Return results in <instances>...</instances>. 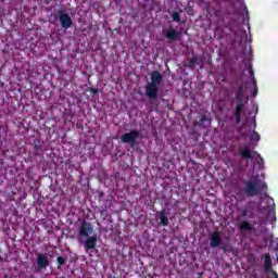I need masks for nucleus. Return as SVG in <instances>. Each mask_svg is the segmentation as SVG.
<instances>
[{"instance_id": "393cba45", "label": "nucleus", "mask_w": 278, "mask_h": 278, "mask_svg": "<svg viewBox=\"0 0 278 278\" xmlns=\"http://www.w3.org/2000/svg\"><path fill=\"white\" fill-rule=\"evenodd\" d=\"M236 42H238V40L232 39V40L230 41L231 47H235Z\"/></svg>"}, {"instance_id": "f3484780", "label": "nucleus", "mask_w": 278, "mask_h": 278, "mask_svg": "<svg viewBox=\"0 0 278 278\" xmlns=\"http://www.w3.org/2000/svg\"><path fill=\"white\" fill-rule=\"evenodd\" d=\"M64 264H66V257L64 256H58L56 258V266L58 268H62V266H64Z\"/></svg>"}, {"instance_id": "1a4fd4ad", "label": "nucleus", "mask_w": 278, "mask_h": 278, "mask_svg": "<svg viewBox=\"0 0 278 278\" xmlns=\"http://www.w3.org/2000/svg\"><path fill=\"white\" fill-rule=\"evenodd\" d=\"M49 266V258L47 257L46 254H39L37 256V268L39 270H42Z\"/></svg>"}, {"instance_id": "a878e982", "label": "nucleus", "mask_w": 278, "mask_h": 278, "mask_svg": "<svg viewBox=\"0 0 278 278\" xmlns=\"http://www.w3.org/2000/svg\"><path fill=\"white\" fill-rule=\"evenodd\" d=\"M271 275L274 276V278H278V274H277V271L271 270Z\"/></svg>"}, {"instance_id": "b1692460", "label": "nucleus", "mask_w": 278, "mask_h": 278, "mask_svg": "<svg viewBox=\"0 0 278 278\" xmlns=\"http://www.w3.org/2000/svg\"><path fill=\"white\" fill-rule=\"evenodd\" d=\"M230 34H233V36H238V31H236L233 28L229 27Z\"/></svg>"}, {"instance_id": "f03ea898", "label": "nucleus", "mask_w": 278, "mask_h": 278, "mask_svg": "<svg viewBox=\"0 0 278 278\" xmlns=\"http://www.w3.org/2000/svg\"><path fill=\"white\" fill-rule=\"evenodd\" d=\"M164 80V76L159 71H154L151 73V83L146 87V94L148 99L151 101H155L157 99V94L160 93V89L157 88L160 84Z\"/></svg>"}, {"instance_id": "9d476101", "label": "nucleus", "mask_w": 278, "mask_h": 278, "mask_svg": "<svg viewBox=\"0 0 278 278\" xmlns=\"http://www.w3.org/2000/svg\"><path fill=\"white\" fill-rule=\"evenodd\" d=\"M262 260H264V270L265 273H270L273 271V257L270 256L269 253H266L262 256Z\"/></svg>"}, {"instance_id": "6ab92c4d", "label": "nucleus", "mask_w": 278, "mask_h": 278, "mask_svg": "<svg viewBox=\"0 0 278 278\" xmlns=\"http://www.w3.org/2000/svg\"><path fill=\"white\" fill-rule=\"evenodd\" d=\"M252 139H253V140H256V142H260L261 137H260V135L257 134V131H255V130L252 131Z\"/></svg>"}, {"instance_id": "2eb2a0df", "label": "nucleus", "mask_w": 278, "mask_h": 278, "mask_svg": "<svg viewBox=\"0 0 278 278\" xmlns=\"http://www.w3.org/2000/svg\"><path fill=\"white\" fill-rule=\"evenodd\" d=\"M238 229H240V231H253V225L248 220H242L238 224Z\"/></svg>"}, {"instance_id": "9b49d317", "label": "nucleus", "mask_w": 278, "mask_h": 278, "mask_svg": "<svg viewBox=\"0 0 278 278\" xmlns=\"http://www.w3.org/2000/svg\"><path fill=\"white\" fill-rule=\"evenodd\" d=\"M165 36H166L167 40H169V42L179 40V38H181V34L177 33L173 27H170L166 30Z\"/></svg>"}, {"instance_id": "f257e3e1", "label": "nucleus", "mask_w": 278, "mask_h": 278, "mask_svg": "<svg viewBox=\"0 0 278 278\" xmlns=\"http://www.w3.org/2000/svg\"><path fill=\"white\" fill-rule=\"evenodd\" d=\"M268 186L260 180V178H251L243 181V188L237 192V199L244 201L247 197H257L263 190H267Z\"/></svg>"}, {"instance_id": "cd10ccee", "label": "nucleus", "mask_w": 278, "mask_h": 278, "mask_svg": "<svg viewBox=\"0 0 278 278\" xmlns=\"http://www.w3.org/2000/svg\"><path fill=\"white\" fill-rule=\"evenodd\" d=\"M254 129L257 127V123H255V117L253 118Z\"/></svg>"}, {"instance_id": "aec40b11", "label": "nucleus", "mask_w": 278, "mask_h": 278, "mask_svg": "<svg viewBox=\"0 0 278 278\" xmlns=\"http://www.w3.org/2000/svg\"><path fill=\"white\" fill-rule=\"evenodd\" d=\"M257 164H258V167L262 168L264 166V157H262L261 154H257Z\"/></svg>"}, {"instance_id": "f8f14e48", "label": "nucleus", "mask_w": 278, "mask_h": 278, "mask_svg": "<svg viewBox=\"0 0 278 278\" xmlns=\"http://www.w3.org/2000/svg\"><path fill=\"white\" fill-rule=\"evenodd\" d=\"M248 71H249L251 81L254 86V97H255V94H257V79H255V72L253 71V65L250 64L248 66Z\"/></svg>"}, {"instance_id": "c756f323", "label": "nucleus", "mask_w": 278, "mask_h": 278, "mask_svg": "<svg viewBox=\"0 0 278 278\" xmlns=\"http://www.w3.org/2000/svg\"><path fill=\"white\" fill-rule=\"evenodd\" d=\"M3 261V258L0 256V262H2Z\"/></svg>"}, {"instance_id": "20e7f679", "label": "nucleus", "mask_w": 278, "mask_h": 278, "mask_svg": "<svg viewBox=\"0 0 278 278\" xmlns=\"http://www.w3.org/2000/svg\"><path fill=\"white\" fill-rule=\"evenodd\" d=\"M138 138H140V131L134 129V130H130L129 132L124 134L121 137V140L124 144H129V147L134 149L135 147H138V142H136Z\"/></svg>"}, {"instance_id": "dca6fc26", "label": "nucleus", "mask_w": 278, "mask_h": 278, "mask_svg": "<svg viewBox=\"0 0 278 278\" xmlns=\"http://www.w3.org/2000/svg\"><path fill=\"white\" fill-rule=\"evenodd\" d=\"M197 62H199V56H197V55H193L191 59H189V61H188V64H187V66H188V68H194V66H197Z\"/></svg>"}, {"instance_id": "c85d7f7f", "label": "nucleus", "mask_w": 278, "mask_h": 278, "mask_svg": "<svg viewBox=\"0 0 278 278\" xmlns=\"http://www.w3.org/2000/svg\"><path fill=\"white\" fill-rule=\"evenodd\" d=\"M270 201H271L273 205H275V200H274V199H270Z\"/></svg>"}, {"instance_id": "a211bd4d", "label": "nucleus", "mask_w": 278, "mask_h": 278, "mask_svg": "<svg viewBox=\"0 0 278 278\" xmlns=\"http://www.w3.org/2000/svg\"><path fill=\"white\" fill-rule=\"evenodd\" d=\"M172 18L175 23H181V15L177 11L172 13Z\"/></svg>"}, {"instance_id": "6e6552de", "label": "nucleus", "mask_w": 278, "mask_h": 278, "mask_svg": "<svg viewBox=\"0 0 278 278\" xmlns=\"http://www.w3.org/2000/svg\"><path fill=\"white\" fill-rule=\"evenodd\" d=\"M85 251H92V249H97V235L87 237L84 242Z\"/></svg>"}, {"instance_id": "4be33fe9", "label": "nucleus", "mask_w": 278, "mask_h": 278, "mask_svg": "<svg viewBox=\"0 0 278 278\" xmlns=\"http://www.w3.org/2000/svg\"><path fill=\"white\" fill-rule=\"evenodd\" d=\"M207 121V115H202L201 117H200V123L201 124H203V123H205Z\"/></svg>"}, {"instance_id": "2f4dec72", "label": "nucleus", "mask_w": 278, "mask_h": 278, "mask_svg": "<svg viewBox=\"0 0 278 278\" xmlns=\"http://www.w3.org/2000/svg\"><path fill=\"white\" fill-rule=\"evenodd\" d=\"M254 155H257V152H254Z\"/></svg>"}, {"instance_id": "bb28decb", "label": "nucleus", "mask_w": 278, "mask_h": 278, "mask_svg": "<svg viewBox=\"0 0 278 278\" xmlns=\"http://www.w3.org/2000/svg\"><path fill=\"white\" fill-rule=\"evenodd\" d=\"M252 278H260V276H257V273H253Z\"/></svg>"}, {"instance_id": "4468645a", "label": "nucleus", "mask_w": 278, "mask_h": 278, "mask_svg": "<svg viewBox=\"0 0 278 278\" xmlns=\"http://www.w3.org/2000/svg\"><path fill=\"white\" fill-rule=\"evenodd\" d=\"M239 155L242 157V160H253V153L251 152V149L243 148L239 150Z\"/></svg>"}, {"instance_id": "7c9ffc66", "label": "nucleus", "mask_w": 278, "mask_h": 278, "mask_svg": "<svg viewBox=\"0 0 278 278\" xmlns=\"http://www.w3.org/2000/svg\"><path fill=\"white\" fill-rule=\"evenodd\" d=\"M225 27H229V25L226 24Z\"/></svg>"}, {"instance_id": "423d86ee", "label": "nucleus", "mask_w": 278, "mask_h": 278, "mask_svg": "<svg viewBox=\"0 0 278 278\" xmlns=\"http://www.w3.org/2000/svg\"><path fill=\"white\" fill-rule=\"evenodd\" d=\"M94 232V227L92 226V224L90 222H81L79 228H78V242H83V238H89L90 236H92V233Z\"/></svg>"}, {"instance_id": "5701e85b", "label": "nucleus", "mask_w": 278, "mask_h": 278, "mask_svg": "<svg viewBox=\"0 0 278 278\" xmlns=\"http://www.w3.org/2000/svg\"><path fill=\"white\" fill-rule=\"evenodd\" d=\"M90 92L91 94H99V89L91 88Z\"/></svg>"}, {"instance_id": "ddd939ff", "label": "nucleus", "mask_w": 278, "mask_h": 278, "mask_svg": "<svg viewBox=\"0 0 278 278\" xmlns=\"http://www.w3.org/2000/svg\"><path fill=\"white\" fill-rule=\"evenodd\" d=\"M157 217L160 219V225H162L163 227H168V216H166V210H162L160 212H157Z\"/></svg>"}, {"instance_id": "7ed1b4c3", "label": "nucleus", "mask_w": 278, "mask_h": 278, "mask_svg": "<svg viewBox=\"0 0 278 278\" xmlns=\"http://www.w3.org/2000/svg\"><path fill=\"white\" fill-rule=\"evenodd\" d=\"M243 97H244V89L241 86L238 88L236 92L237 105L233 111V116L236 118L237 125H240L242 123V109L244 108V103L242 102Z\"/></svg>"}, {"instance_id": "39448f33", "label": "nucleus", "mask_w": 278, "mask_h": 278, "mask_svg": "<svg viewBox=\"0 0 278 278\" xmlns=\"http://www.w3.org/2000/svg\"><path fill=\"white\" fill-rule=\"evenodd\" d=\"M55 20L60 21L62 29H71L73 27V18L64 10L56 12Z\"/></svg>"}, {"instance_id": "412c9836", "label": "nucleus", "mask_w": 278, "mask_h": 278, "mask_svg": "<svg viewBox=\"0 0 278 278\" xmlns=\"http://www.w3.org/2000/svg\"><path fill=\"white\" fill-rule=\"evenodd\" d=\"M241 216H243V218L249 216V210L243 208L242 212H241Z\"/></svg>"}, {"instance_id": "0eeeda50", "label": "nucleus", "mask_w": 278, "mask_h": 278, "mask_svg": "<svg viewBox=\"0 0 278 278\" xmlns=\"http://www.w3.org/2000/svg\"><path fill=\"white\" fill-rule=\"evenodd\" d=\"M222 244H223V237H220V232L214 231L211 235V242H210L211 249H216V248L220 247Z\"/></svg>"}]
</instances>
